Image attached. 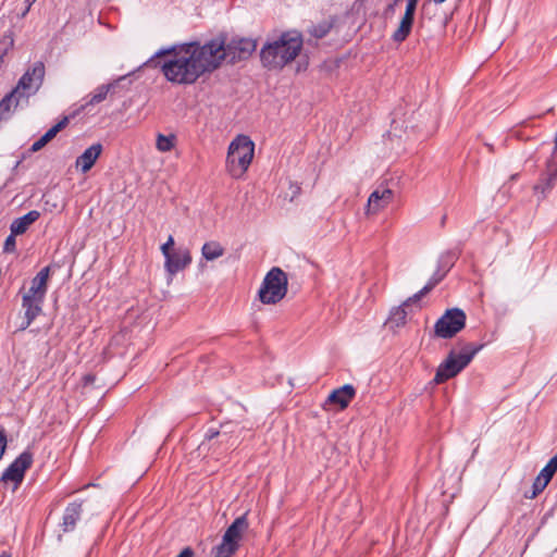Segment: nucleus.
Returning a JSON list of instances; mask_svg holds the SVG:
<instances>
[{
    "instance_id": "20e7f679",
    "label": "nucleus",
    "mask_w": 557,
    "mask_h": 557,
    "mask_svg": "<svg viewBox=\"0 0 557 557\" xmlns=\"http://www.w3.org/2000/svg\"><path fill=\"white\" fill-rule=\"evenodd\" d=\"M483 346V344H466L459 352L450 350L446 359L437 367L433 382L442 384L455 377L471 362Z\"/></svg>"
},
{
    "instance_id": "f03ea898",
    "label": "nucleus",
    "mask_w": 557,
    "mask_h": 557,
    "mask_svg": "<svg viewBox=\"0 0 557 557\" xmlns=\"http://www.w3.org/2000/svg\"><path fill=\"white\" fill-rule=\"evenodd\" d=\"M302 48V37L299 33L285 32L270 42L261 51L260 59L264 67L270 70L283 69L296 59Z\"/></svg>"
},
{
    "instance_id": "5701e85b",
    "label": "nucleus",
    "mask_w": 557,
    "mask_h": 557,
    "mask_svg": "<svg viewBox=\"0 0 557 557\" xmlns=\"http://www.w3.org/2000/svg\"><path fill=\"white\" fill-rule=\"evenodd\" d=\"M23 100L18 97L14 89L5 95L0 101V121L7 120L12 108H16L20 101Z\"/></svg>"
},
{
    "instance_id": "f704fd0d",
    "label": "nucleus",
    "mask_w": 557,
    "mask_h": 557,
    "mask_svg": "<svg viewBox=\"0 0 557 557\" xmlns=\"http://www.w3.org/2000/svg\"><path fill=\"white\" fill-rule=\"evenodd\" d=\"M429 293H430L429 288H426L424 286L422 289H420L413 296L406 299L403 304H404V306L409 307L410 305L419 302L421 300V298L424 297Z\"/></svg>"
},
{
    "instance_id": "a18cd8bd",
    "label": "nucleus",
    "mask_w": 557,
    "mask_h": 557,
    "mask_svg": "<svg viewBox=\"0 0 557 557\" xmlns=\"http://www.w3.org/2000/svg\"><path fill=\"white\" fill-rule=\"evenodd\" d=\"M95 380H96V376L94 374H86L83 377L85 386L92 384L95 382Z\"/></svg>"
},
{
    "instance_id": "9d476101",
    "label": "nucleus",
    "mask_w": 557,
    "mask_h": 557,
    "mask_svg": "<svg viewBox=\"0 0 557 557\" xmlns=\"http://www.w3.org/2000/svg\"><path fill=\"white\" fill-rule=\"evenodd\" d=\"M242 428L238 424L225 423L220 430L209 429L206 433V440L209 442L218 440L220 445H224L225 449L236 448L239 445V433Z\"/></svg>"
},
{
    "instance_id": "7c9ffc66",
    "label": "nucleus",
    "mask_w": 557,
    "mask_h": 557,
    "mask_svg": "<svg viewBox=\"0 0 557 557\" xmlns=\"http://www.w3.org/2000/svg\"><path fill=\"white\" fill-rule=\"evenodd\" d=\"M174 143H175L174 135L165 136L163 134H159L157 137L156 146L159 151L166 152V151H170L174 147Z\"/></svg>"
},
{
    "instance_id": "0eeeda50",
    "label": "nucleus",
    "mask_w": 557,
    "mask_h": 557,
    "mask_svg": "<svg viewBox=\"0 0 557 557\" xmlns=\"http://www.w3.org/2000/svg\"><path fill=\"white\" fill-rule=\"evenodd\" d=\"M247 513L237 517L226 529L222 542L216 546V557H231L239 548V542L248 530Z\"/></svg>"
},
{
    "instance_id": "f3484780",
    "label": "nucleus",
    "mask_w": 557,
    "mask_h": 557,
    "mask_svg": "<svg viewBox=\"0 0 557 557\" xmlns=\"http://www.w3.org/2000/svg\"><path fill=\"white\" fill-rule=\"evenodd\" d=\"M101 152L102 145L100 143L91 145L79 157H77L75 161L76 168H81L83 173L88 172L94 166Z\"/></svg>"
},
{
    "instance_id": "a878e982",
    "label": "nucleus",
    "mask_w": 557,
    "mask_h": 557,
    "mask_svg": "<svg viewBox=\"0 0 557 557\" xmlns=\"http://www.w3.org/2000/svg\"><path fill=\"white\" fill-rule=\"evenodd\" d=\"M406 308L407 307L401 304V306L392 309L388 317V323L392 327H399L406 323V318L408 314Z\"/></svg>"
},
{
    "instance_id": "e433bc0d",
    "label": "nucleus",
    "mask_w": 557,
    "mask_h": 557,
    "mask_svg": "<svg viewBox=\"0 0 557 557\" xmlns=\"http://www.w3.org/2000/svg\"><path fill=\"white\" fill-rule=\"evenodd\" d=\"M429 293H430L429 288H426L424 286L422 289H420L413 296L406 299L403 304H404V306L409 307L410 305L419 302L421 300V298L424 297Z\"/></svg>"
},
{
    "instance_id": "9b49d317",
    "label": "nucleus",
    "mask_w": 557,
    "mask_h": 557,
    "mask_svg": "<svg viewBox=\"0 0 557 557\" xmlns=\"http://www.w3.org/2000/svg\"><path fill=\"white\" fill-rule=\"evenodd\" d=\"M33 463V454L29 450L23 451L2 473L1 481L13 482L20 485L24 479L25 471Z\"/></svg>"
},
{
    "instance_id": "423d86ee",
    "label": "nucleus",
    "mask_w": 557,
    "mask_h": 557,
    "mask_svg": "<svg viewBox=\"0 0 557 557\" xmlns=\"http://www.w3.org/2000/svg\"><path fill=\"white\" fill-rule=\"evenodd\" d=\"M287 293V276L281 268H272L263 278L258 292L259 300L265 305H275Z\"/></svg>"
},
{
    "instance_id": "6e6552de",
    "label": "nucleus",
    "mask_w": 557,
    "mask_h": 557,
    "mask_svg": "<svg viewBox=\"0 0 557 557\" xmlns=\"http://www.w3.org/2000/svg\"><path fill=\"white\" fill-rule=\"evenodd\" d=\"M45 64L41 61L35 62L18 79L17 85L14 87V92L26 101L35 95L41 87L45 78Z\"/></svg>"
},
{
    "instance_id": "8fccbe9b",
    "label": "nucleus",
    "mask_w": 557,
    "mask_h": 557,
    "mask_svg": "<svg viewBox=\"0 0 557 557\" xmlns=\"http://www.w3.org/2000/svg\"><path fill=\"white\" fill-rule=\"evenodd\" d=\"M433 1H434V2H436V3H442V2H444L445 0H433Z\"/></svg>"
},
{
    "instance_id": "39448f33",
    "label": "nucleus",
    "mask_w": 557,
    "mask_h": 557,
    "mask_svg": "<svg viewBox=\"0 0 557 557\" xmlns=\"http://www.w3.org/2000/svg\"><path fill=\"white\" fill-rule=\"evenodd\" d=\"M253 141L245 135H238L230 144L226 166L233 177L238 178L248 170L253 158Z\"/></svg>"
},
{
    "instance_id": "6ab92c4d",
    "label": "nucleus",
    "mask_w": 557,
    "mask_h": 557,
    "mask_svg": "<svg viewBox=\"0 0 557 557\" xmlns=\"http://www.w3.org/2000/svg\"><path fill=\"white\" fill-rule=\"evenodd\" d=\"M547 173L541 177L540 182L534 186V191L541 193L543 197L552 190L557 181V162L549 166V160L546 162Z\"/></svg>"
},
{
    "instance_id": "a19ab883",
    "label": "nucleus",
    "mask_w": 557,
    "mask_h": 557,
    "mask_svg": "<svg viewBox=\"0 0 557 557\" xmlns=\"http://www.w3.org/2000/svg\"><path fill=\"white\" fill-rule=\"evenodd\" d=\"M418 1L419 0H407V5H406L405 12L414 14L416 10H417Z\"/></svg>"
},
{
    "instance_id": "dca6fc26",
    "label": "nucleus",
    "mask_w": 557,
    "mask_h": 557,
    "mask_svg": "<svg viewBox=\"0 0 557 557\" xmlns=\"http://www.w3.org/2000/svg\"><path fill=\"white\" fill-rule=\"evenodd\" d=\"M190 262L191 256L188 250L177 251L165 258L164 268L170 275H174L185 269Z\"/></svg>"
},
{
    "instance_id": "f257e3e1",
    "label": "nucleus",
    "mask_w": 557,
    "mask_h": 557,
    "mask_svg": "<svg viewBox=\"0 0 557 557\" xmlns=\"http://www.w3.org/2000/svg\"><path fill=\"white\" fill-rule=\"evenodd\" d=\"M218 49L213 46L212 50L207 42L200 45L197 41L174 45L157 51L150 62L154 58H164L156 62L164 77L173 84L191 85L205 73L216 70L213 55Z\"/></svg>"
},
{
    "instance_id": "4be33fe9",
    "label": "nucleus",
    "mask_w": 557,
    "mask_h": 557,
    "mask_svg": "<svg viewBox=\"0 0 557 557\" xmlns=\"http://www.w3.org/2000/svg\"><path fill=\"white\" fill-rule=\"evenodd\" d=\"M125 77L122 76L120 77L119 79L112 82V83H109V84H106V85H100L98 86L94 94L91 95L89 101L86 103L87 106L90 104V106H94L96 103H100L101 101H103L108 94L111 92H115V89L117 88L119 86V83L121 81H123Z\"/></svg>"
},
{
    "instance_id": "de8ad7c7",
    "label": "nucleus",
    "mask_w": 557,
    "mask_h": 557,
    "mask_svg": "<svg viewBox=\"0 0 557 557\" xmlns=\"http://www.w3.org/2000/svg\"><path fill=\"white\" fill-rule=\"evenodd\" d=\"M0 557H10V554H8L7 552H3L0 554Z\"/></svg>"
},
{
    "instance_id": "c03bdc74",
    "label": "nucleus",
    "mask_w": 557,
    "mask_h": 557,
    "mask_svg": "<svg viewBox=\"0 0 557 557\" xmlns=\"http://www.w3.org/2000/svg\"><path fill=\"white\" fill-rule=\"evenodd\" d=\"M45 147V144H42V140L39 138L38 140H36L32 147H30V151L32 152H36V151H39L41 148Z\"/></svg>"
},
{
    "instance_id": "ddd939ff",
    "label": "nucleus",
    "mask_w": 557,
    "mask_h": 557,
    "mask_svg": "<svg viewBox=\"0 0 557 557\" xmlns=\"http://www.w3.org/2000/svg\"><path fill=\"white\" fill-rule=\"evenodd\" d=\"M83 512V502L74 500L70 503L63 512L61 528L64 533L74 531L77 521L81 519Z\"/></svg>"
},
{
    "instance_id": "49530a36",
    "label": "nucleus",
    "mask_w": 557,
    "mask_h": 557,
    "mask_svg": "<svg viewBox=\"0 0 557 557\" xmlns=\"http://www.w3.org/2000/svg\"><path fill=\"white\" fill-rule=\"evenodd\" d=\"M36 0H25V3L27 4L24 12L22 13V16H25L27 14V12L29 11L32 4L35 2Z\"/></svg>"
},
{
    "instance_id": "2eb2a0df",
    "label": "nucleus",
    "mask_w": 557,
    "mask_h": 557,
    "mask_svg": "<svg viewBox=\"0 0 557 557\" xmlns=\"http://www.w3.org/2000/svg\"><path fill=\"white\" fill-rule=\"evenodd\" d=\"M50 275V268H42L37 275L32 280L30 287L24 294L30 297L45 299L48 289V278Z\"/></svg>"
},
{
    "instance_id": "58836bf2",
    "label": "nucleus",
    "mask_w": 557,
    "mask_h": 557,
    "mask_svg": "<svg viewBox=\"0 0 557 557\" xmlns=\"http://www.w3.org/2000/svg\"><path fill=\"white\" fill-rule=\"evenodd\" d=\"M15 236L16 235H13L11 232V234L7 237L4 242V251L10 252L15 249Z\"/></svg>"
},
{
    "instance_id": "c9c22d12",
    "label": "nucleus",
    "mask_w": 557,
    "mask_h": 557,
    "mask_svg": "<svg viewBox=\"0 0 557 557\" xmlns=\"http://www.w3.org/2000/svg\"><path fill=\"white\" fill-rule=\"evenodd\" d=\"M429 293H430L429 288H426L424 286L422 289H420L413 296L406 299L403 304H404V306L409 307L410 305L419 302L421 300V298L424 297Z\"/></svg>"
},
{
    "instance_id": "79ce46f5",
    "label": "nucleus",
    "mask_w": 557,
    "mask_h": 557,
    "mask_svg": "<svg viewBox=\"0 0 557 557\" xmlns=\"http://www.w3.org/2000/svg\"><path fill=\"white\" fill-rule=\"evenodd\" d=\"M399 1L400 0H393V2L386 7L384 11L385 16L393 15L395 13L396 5Z\"/></svg>"
},
{
    "instance_id": "2f4dec72",
    "label": "nucleus",
    "mask_w": 557,
    "mask_h": 557,
    "mask_svg": "<svg viewBox=\"0 0 557 557\" xmlns=\"http://www.w3.org/2000/svg\"><path fill=\"white\" fill-rule=\"evenodd\" d=\"M556 471H557V454L553 458H550V460L546 463V466L541 470L539 475L549 482Z\"/></svg>"
},
{
    "instance_id": "aec40b11",
    "label": "nucleus",
    "mask_w": 557,
    "mask_h": 557,
    "mask_svg": "<svg viewBox=\"0 0 557 557\" xmlns=\"http://www.w3.org/2000/svg\"><path fill=\"white\" fill-rule=\"evenodd\" d=\"M40 218V212L37 210H32L24 214L23 216H20L11 223L10 231L13 233V235H22L24 234L28 227L35 223Z\"/></svg>"
},
{
    "instance_id": "473e14b6",
    "label": "nucleus",
    "mask_w": 557,
    "mask_h": 557,
    "mask_svg": "<svg viewBox=\"0 0 557 557\" xmlns=\"http://www.w3.org/2000/svg\"><path fill=\"white\" fill-rule=\"evenodd\" d=\"M548 483L549 482L547 480L537 475L533 482L532 494L529 496V498H535L540 493L544 491ZM525 497H528V495H525Z\"/></svg>"
},
{
    "instance_id": "37998d69",
    "label": "nucleus",
    "mask_w": 557,
    "mask_h": 557,
    "mask_svg": "<svg viewBox=\"0 0 557 557\" xmlns=\"http://www.w3.org/2000/svg\"><path fill=\"white\" fill-rule=\"evenodd\" d=\"M195 552L191 547H185L176 557H194Z\"/></svg>"
},
{
    "instance_id": "c85d7f7f",
    "label": "nucleus",
    "mask_w": 557,
    "mask_h": 557,
    "mask_svg": "<svg viewBox=\"0 0 557 557\" xmlns=\"http://www.w3.org/2000/svg\"><path fill=\"white\" fill-rule=\"evenodd\" d=\"M70 122V116H63L62 120H60L54 126H52L50 129H48L40 139L42 140V144L45 146L52 140L59 132H61L63 128L67 126Z\"/></svg>"
},
{
    "instance_id": "393cba45",
    "label": "nucleus",
    "mask_w": 557,
    "mask_h": 557,
    "mask_svg": "<svg viewBox=\"0 0 557 557\" xmlns=\"http://www.w3.org/2000/svg\"><path fill=\"white\" fill-rule=\"evenodd\" d=\"M459 250H448L442 253L437 261V268L443 270V272L448 273L459 258Z\"/></svg>"
},
{
    "instance_id": "b1692460",
    "label": "nucleus",
    "mask_w": 557,
    "mask_h": 557,
    "mask_svg": "<svg viewBox=\"0 0 557 557\" xmlns=\"http://www.w3.org/2000/svg\"><path fill=\"white\" fill-rule=\"evenodd\" d=\"M201 253L206 260L212 261L224 255V248L220 243L212 240L203 244Z\"/></svg>"
},
{
    "instance_id": "f8f14e48",
    "label": "nucleus",
    "mask_w": 557,
    "mask_h": 557,
    "mask_svg": "<svg viewBox=\"0 0 557 557\" xmlns=\"http://www.w3.org/2000/svg\"><path fill=\"white\" fill-rule=\"evenodd\" d=\"M44 300L45 299L23 295L22 307L25 310V321L20 326L21 331L26 330L32 324V322L41 313V306L44 304Z\"/></svg>"
},
{
    "instance_id": "09e8293b",
    "label": "nucleus",
    "mask_w": 557,
    "mask_h": 557,
    "mask_svg": "<svg viewBox=\"0 0 557 557\" xmlns=\"http://www.w3.org/2000/svg\"><path fill=\"white\" fill-rule=\"evenodd\" d=\"M62 539H63V537H62V534H59V535H58V541H59V542H62Z\"/></svg>"
},
{
    "instance_id": "ea45409f",
    "label": "nucleus",
    "mask_w": 557,
    "mask_h": 557,
    "mask_svg": "<svg viewBox=\"0 0 557 557\" xmlns=\"http://www.w3.org/2000/svg\"><path fill=\"white\" fill-rule=\"evenodd\" d=\"M7 447V435L3 430H0V459L2 458Z\"/></svg>"
},
{
    "instance_id": "4468645a",
    "label": "nucleus",
    "mask_w": 557,
    "mask_h": 557,
    "mask_svg": "<svg viewBox=\"0 0 557 557\" xmlns=\"http://www.w3.org/2000/svg\"><path fill=\"white\" fill-rule=\"evenodd\" d=\"M356 395V389L351 384H345L334 389L327 397L325 405H337L339 409L348 407Z\"/></svg>"
},
{
    "instance_id": "72a5a7b5",
    "label": "nucleus",
    "mask_w": 557,
    "mask_h": 557,
    "mask_svg": "<svg viewBox=\"0 0 557 557\" xmlns=\"http://www.w3.org/2000/svg\"><path fill=\"white\" fill-rule=\"evenodd\" d=\"M447 273L443 272L440 268L433 273L430 277L429 282L425 284V287L431 292L437 284H440Z\"/></svg>"
},
{
    "instance_id": "bb28decb",
    "label": "nucleus",
    "mask_w": 557,
    "mask_h": 557,
    "mask_svg": "<svg viewBox=\"0 0 557 557\" xmlns=\"http://www.w3.org/2000/svg\"><path fill=\"white\" fill-rule=\"evenodd\" d=\"M70 122V116H63L62 120H60L54 126H52L50 129H48L40 139L42 140V144L45 146L52 140L59 132H61L63 128L67 126Z\"/></svg>"
},
{
    "instance_id": "cd10ccee",
    "label": "nucleus",
    "mask_w": 557,
    "mask_h": 557,
    "mask_svg": "<svg viewBox=\"0 0 557 557\" xmlns=\"http://www.w3.org/2000/svg\"><path fill=\"white\" fill-rule=\"evenodd\" d=\"M70 122V116H63L62 120H60L54 126H52L50 129H48L40 139L42 140V144L45 146L52 140L59 132H61L63 128L67 126Z\"/></svg>"
},
{
    "instance_id": "412c9836",
    "label": "nucleus",
    "mask_w": 557,
    "mask_h": 557,
    "mask_svg": "<svg viewBox=\"0 0 557 557\" xmlns=\"http://www.w3.org/2000/svg\"><path fill=\"white\" fill-rule=\"evenodd\" d=\"M414 21V14L405 12L397 29L392 34V40L400 44L410 35Z\"/></svg>"
},
{
    "instance_id": "7ed1b4c3",
    "label": "nucleus",
    "mask_w": 557,
    "mask_h": 557,
    "mask_svg": "<svg viewBox=\"0 0 557 557\" xmlns=\"http://www.w3.org/2000/svg\"><path fill=\"white\" fill-rule=\"evenodd\" d=\"M210 48H219L213 58L218 59L216 69L221 65L222 61L227 60L230 63L248 59L257 48V40L244 37H233L230 40L226 36H219L209 42Z\"/></svg>"
},
{
    "instance_id": "c756f323",
    "label": "nucleus",
    "mask_w": 557,
    "mask_h": 557,
    "mask_svg": "<svg viewBox=\"0 0 557 557\" xmlns=\"http://www.w3.org/2000/svg\"><path fill=\"white\" fill-rule=\"evenodd\" d=\"M332 26V23L323 21L317 25H312L309 29V33L311 36L321 39L330 33Z\"/></svg>"
},
{
    "instance_id": "4c0bfd02",
    "label": "nucleus",
    "mask_w": 557,
    "mask_h": 557,
    "mask_svg": "<svg viewBox=\"0 0 557 557\" xmlns=\"http://www.w3.org/2000/svg\"><path fill=\"white\" fill-rule=\"evenodd\" d=\"M174 245V238L172 235L169 236L168 240L161 246V251L164 258H168L171 252V247Z\"/></svg>"
},
{
    "instance_id": "a211bd4d",
    "label": "nucleus",
    "mask_w": 557,
    "mask_h": 557,
    "mask_svg": "<svg viewBox=\"0 0 557 557\" xmlns=\"http://www.w3.org/2000/svg\"><path fill=\"white\" fill-rule=\"evenodd\" d=\"M393 199V191L389 188L374 190L368 199V213H376L385 208Z\"/></svg>"
},
{
    "instance_id": "3c124183",
    "label": "nucleus",
    "mask_w": 557,
    "mask_h": 557,
    "mask_svg": "<svg viewBox=\"0 0 557 557\" xmlns=\"http://www.w3.org/2000/svg\"><path fill=\"white\" fill-rule=\"evenodd\" d=\"M445 220H446V215H444L442 219V225L445 223Z\"/></svg>"
},
{
    "instance_id": "1a4fd4ad",
    "label": "nucleus",
    "mask_w": 557,
    "mask_h": 557,
    "mask_svg": "<svg viewBox=\"0 0 557 557\" xmlns=\"http://www.w3.org/2000/svg\"><path fill=\"white\" fill-rule=\"evenodd\" d=\"M466 313L459 308L447 309L436 321L434 334L440 338H451L466 326Z\"/></svg>"
}]
</instances>
